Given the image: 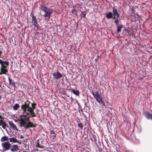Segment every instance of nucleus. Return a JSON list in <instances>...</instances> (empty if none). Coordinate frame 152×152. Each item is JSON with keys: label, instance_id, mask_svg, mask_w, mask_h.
Returning a JSON list of instances; mask_svg holds the SVG:
<instances>
[{"label": "nucleus", "instance_id": "12", "mask_svg": "<svg viewBox=\"0 0 152 152\" xmlns=\"http://www.w3.org/2000/svg\"><path fill=\"white\" fill-rule=\"evenodd\" d=\"M50 138L52 139H54L56 137V134L53 130H51L50 132Z\"/></svg>", "mask_w": 152, "mask_h": 152}, {"label": "nucleus", "instance_id": "27", "mask_svg": "<svg viewBox=\"0 0 152 152\" xmlns=\"http://www.w3.org/2000/svg\"><path fill=\"white\" fill-rule=\"evenodd\" d=\"M37 147L39 148H43V147H41V146L39 145V142H38L37 144Z\"/></svg>", "mask_w": 152, "mask_h": 152}, {"label": "nucleus", "instance_id": "29", "mask_svg": "<svg viewBox=\"0 0 152 152\" xmlns=\"http://www.w3.org/2000/svg\"><path fill=\"white\" fill-rule=\"evenodd\" d=\"M20 138L21 139H23L24 138V137L23 136H22V135H21L20 136Z\"/></svg>", "mask_w": 152, "mask_h": 152}, {"label": "nucleus", "instance_id": "24", "mask_svg": "<svg viewBox=\"0 0 152 152\" xmlns=\"http://www.w3.org/2000/svg\"><path fill=\"white\" fill-rule=\"evenodd\" d=\"M83 124L82 123H80L78 124V127L80 128L81 129H83Z\"/></svg>", "mask_w": 152, "mask_h": 152}, {"label": "nucleus", "instance_id": "5", "mask_svg": "<svg viewBox=\"0 0 152 152\" xmlns=\"http://www.w3.org/2000/svg\"><path fill=\"white\" fill-rule=\"evenodd\" d=\"M1 145L3 149L5 151L9 150L11 146V145L8 142H5L2 143Z\"/></svg>", "mask_w": 152, "mask_h": 152}, {"label": "nucleus", "instance_id": "3", "mask_svg": "<svg viewBox=\"0 0 152 152\" xmlns=\"http://www.w3.org/2000/svg\"><path fill=\"white\" fill-rule=\"evenodd\" d=\"M91 93L94 95L97 102H101L102 101V98L100 94L98 91L96 92L92 91Z\"/></svg>", "mask_w": 152, "mask_h": 152}, {"label": "nucleus", "instance_id": "26", "mask_svg": "<svg viewBox=\"0 0 152 152\" xmlns=\"http://www.w3.org/2000/svg\"><path fill=\"white\" fill-rule=\"evenodd\" d=\"M86 14L84 13H82L80 14V16L81 17H85Z\"/></svg>", "mask_w": 152, "mask_h": 152}, {"label": "nucleus", "instance_id": "13", "mask_svg": "<svg viewBox=\"0 0 152 152\" xmlns=\"http://www.w3.org/2000/svg\"><path fill=\"white\" fill-rule=\"evenodd\" d=\"M12 147L11 151L12 152L16 151L19 150L18 147L17 145H12Z\"/></svg>", "mask_w": 152, "mask_h": 152}, {"label": "nucleus", "instance_id": "9", "mask_svg": "<svg viewBox=\"0 0 152 152\" xmlns=\"http://www.w3.org/2000/svg\"><path fill=\"white\" fill-rule=\"evenodd\" d=\"M9 140L10 142L13 143L17 142L20 145L21 143V142L20 140H17L16 137H15L9 138Z\"/></svg>", "mask_w": 152, "mask_h": 152}, {"label": "nucleus", "instance_id": "6", "mask_svg": "<svg viewBox=\"0 0 152 152\" xmlns=\"http://www.w3.org/2000/svg\"><path fill=\"white\" fill-rule=\"evenodd\" d=\"M113 19H115L116 18H118L119 16V14L118 13L117 10L115 7H113Z\"/></svg>", "mask_w": 152, "mask_h": 152}, {"label": "nucleus", "instance_id": "23", "mask_svg": "<svg viewBox=\"0 0 152 152\" xmlns=\"http://www.w3.org/2000/svg\"><path fill=\"white\" fill-rule=\"evenodd\" d=\"M72 13L73 14H74V15H77V13L76 12V10L75 9H74L72 10Z\"/></svg>", "mask_w": 152, "mask_h": 152}, {"label": "nucleus", "instance_id": "2", "mask_svg": "<svg viewBox=\"0 0 152 152\" xmlns=\"http://www.w3.org/2000/svg\"><path fill=\"white\" fill-rule=\"evenodd\" d=\"M41 8L45 13L44 16L49 19L52 13V11L45 6H42Z\"/></svg>", "mask_w": 152, "mask_h": 152}, {"label": "nucleus", "instance_id": "19", "mask_svg": "<svg viewBox=\"0 0 152 152\" xmlns=\"http://www.w3.org/2000/svg\"><path fill=\"white\" fill-rule=\"evenodd\" d=\"M0 125L2 126V127L4 129L5 126H6V123L2 120L0 121Z\"/></svg>", "mask_w": 152, "mask_h": 152}, {"label": "nucleus", "instance_id": "20", "mask_svg": "<svg viewBox=\"0 0 152 152\" xmlns=\"http://www.w3.org/2000/svg\"><path fill=\"white\" fill-rule=\"evenodd\" d=\"M8 139V138L6 136H4L2 137L1 139V142H4L6 140H7Z\"/></svg>", "mask_w": 152, "mask_h": 152}, {"label": "nucleus", "instance_id": "18", "mask_svg": "<svg viewBox=\"0 0 152 152\" xmlns=\"http://www.w3.org/2000/svg\"><path fill=\"white\" fill-rule=\"evenodd\" d=\"M13 108L15 110H17L20 107V106L18 104H16L13 106Z\"/></svg>", "mask_w": 152, "mask_h": 152}, {"label": "nucleus", "instance_id": "16", "mask_svg": "<svg viewBox=\"0 0 152 152\" xmlns=\"http://www.w3.org/2000/svg\"><path fill=\"white\" fill-rule=\"evenodd\" d=\"M113 13L111 12H109L106 15V17L108 19H110L113 17Z\"/></svg>", "mask_w": 152, "mask_h": 152}, {"label": "nucleus", "instance_id": "14", "mask_svg": "<svg viewBox=\"0 0 152 152\" xmlns=\"http://www.w3.org/2000/svg\"><path fill=\"white\" fill-rule=\"evenodd\" d=\"M9 124L10 125V127L13 129L14 130H17V129L16 126L12 122H11V121H9Z\"/></svg>", "mask_w": 152, "mask_h": 152}, {"label": "nucleus", "instance_id": "33", "mask_svg": "<svg viewBox=\"0 0 152 152\" xmlns=\"http://www.w3.org/2000/svg\"><path fill=\"white\" fill-rule=\"evenodd\" d=\"M41 147H43H43L42 146H41Z\"/></svg>", "mask_w": 152, "mask_h": 152}, {"label": "nucleus", "instance_id": "7", "mask_svg": "<svg viewBox=\"0 0 152 152\" xmlns=\"http://www.w3.org/2000/svg\"><path fill=\"white\" fill-rule=\"evenodd\" d=\"M53 76L54 78L57 80L60 79L62 77V74L58 71L53 73Z\"/></svg>", "mask_w": 152, "mask_h": 152}, {"label": "nucleus", "instance_id": "22", "mask_svg": "<svg viewBox=\"0 0 152 152\" xmlns=\"http://www.w3.org/2000/svg\"><path fill=\"white\" fill-rule=\"evenodd\" d=\"M115 23L116 24V26H118L120 25H119V20L118 19H117L116 20H115L114 21Z\"/></svg>", "mask_w": 152, "mask_h": 152}, {"label": "nucleus", "instance_id": "8", "mask_svg": "<svg viewBox=\"0 0 152 152\" xmlns=\"http://www.w3.org/2000/svg\"><path fill=\"white\" fill-rule=\"evenodd\" d=\"M0 64H1V67L7 68V66L9 65V62L8 61H2L0 59Z\"/></svg>", "mask_w": 152, "mask_h": 152}, {"label": "nucleus", "instance_id": "31", "mask_svg": "<svg viewBox=\"0 0 152 152\" xmlns=\"http://www.w3.org/2000/svg\"><path fill=\"white\" fill-rule=\"evenodd\" d=\"M1 96H0V99H1Z\"/></svg>", "mask_w": 152, "mask_h": 152}, {"label": "nucleus", "instance_id": "30", "mask_svg": "<svg viewBox=\"0 0 152 152\" xmlns=\"http://www.w3.org/2000/svg\"><path fill=\"white\" fill-rule=\"evenodd\" d=\"M2 52L1 51H0V56H1V54H2Z\"/></svg>", "mask_w": 152, "mask_h": 152}, {"label": "nucleus", "instance_id": "1", "mask_svg": "<svg viewBox=\"0 0 152 152\" xmlns=\"http://www.w3.org/2000/svg\"><path fill=\"white\" fill-rule=\"evenodd\" d=\"M36 104L35 103H32L27 101L21 106L22 110V116L24 117L18 120L20 121L19 124L21 127L28 129L30 127H35L32 123L30 121V116H28L30 115L32 117H35L36 114L34 112V110L36 108Z\"/></svg>", "mask_w": 152, "mask_h": 152}, {"label": "nucleus", "instance_id": "10", "mask_svg": "<svg viewBox=\"0 0 152 152\" xmlns=\"http://www.w3.org/2000/svg\"><path fill=\"white\" fill-rule=\"evenodd\" d=\"M8 70L7 68L1 67L0 75H1L2 74L6 75L8 72Z\"/></svg>", "mask_w": 152, "mask_h": 152}, {"label": "nucleus", "instance_id": "15", "mask_svg": "<svg viewBox=\"0 0 152 152\" xmlns=\"http://www.w3.org/2000/svg\"><path fill=\"white\" fill-rule=\"evenodd\" d=\"M116 26L117 33H119L121 31V29L123 28V26L122 25H120L118 26Z\"/></svg>", "mask_w": 152, "mask_h": 152}, {"label": "nucleus", "instance_id": "21", "mask_svg": "<svg viewBox=\"0 0 152 152\" xmlns=\"http://www.w3.org/2000/svg\"><path fill=\"white\" fill-rule=\"evenodd\" d=\"M8 80L10 85L14 86L15 83L14 81L12 80L10 78H8Z\"/></svg>", "mask_w": 152, "mask_h": 152}, {"label": "nucleus", "instance_id": "4", "mask_svg": "<svg viewBox=\"0 0 152 152\" xmlns=\"http://www.w3.org/2000/svg\"><path fill=\"white\" fill-rule=\"evenodd\" d=\"M32 23L33 25L36 28H38L39 27V24L37 22L36 17L34 15H32L31 19Z\"/></svg>", "mask_w": 152, "mask_h": 152}, {"label": "nucleus", "instance_id": "17", "mask_svg": "<svg viewBox=\"0 0 152 152\" xmlns=\"http://www.w3.org/2000/svg\"><path fill=\"white\" fill-rule=\"evenodd\" d=\"M73 93L75 95L78 96L80 95V92L79 91L77 90L73 89L72 90Z\"/></svg>", "mask_w": 152, "mask_h": 152}, {"label": "nucleus", "instance_id": "28", "mask_svg": "<svg viewBox=\"0 0 152 152\" xmlns=\"http://www.w3.org/2000/svg\"><path fill=\"white\" fill-rule=\"evenodd\" d=\"M131 10L132 11V13L134 14V15H135V14L134 12V10L133 8H131Z\"/></svg>", "mask_w": 152, "mask_h": 152}, {"label": "nucleus", "instance_id": "25", "mask_svg": "<svg viewBox=\"0 0 152 152\" xmlns=\"http://www.w3.org/2000/svg\"><path fill=\"white\" fill-rule=\"evenodd\" d=\"M98 102L100 104H102V106H105V104L102 100V101L101 102Z\"/></svg>", "mask_w": 152, "mask_h": 152}, {"label": "nucleus", "instance_id": "11", "mask_svg": "<svg viewBox=\"0 0 152 152\" xmlns=\"http://www.w3.org/2000/svg\"><path fill=\"white\" fill-rule=\"evenodd\" d=\"M144 115L148 119H151L152 120V113L146 112L144 113Z\"/></svg>", "mask_w": 152, "mask_h": 152}, {"label": "nucleus", "instance_id": "32", "mask_svg": "<svg viewBox=\"0 0 152 152\" xmlns=\"http://www.w3.org/2000/svg\"><path fill=\"white\" fill-rule=\"evenodd\" d=\"M95 60H96V61H97V60H96V59H95Z\"/></svg>", "mask_w": 152, "mask_h": 152}]
</instances>
